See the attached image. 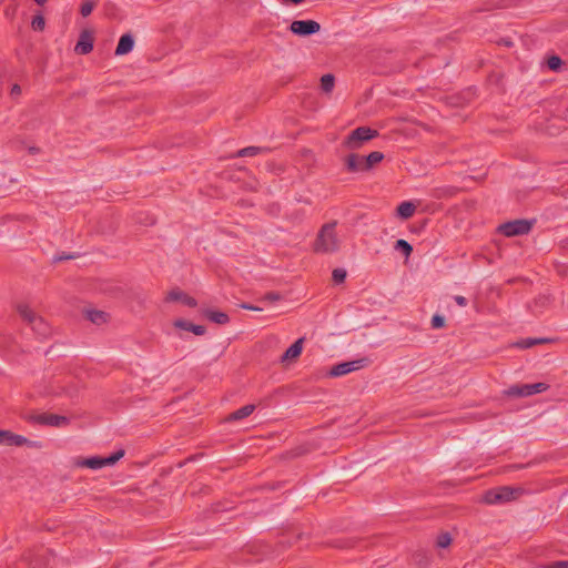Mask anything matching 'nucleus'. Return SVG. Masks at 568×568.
<instances>
[{"mask_svg": "<svg viewBox=\"0 0 568 568\" xmlns=\"http://www.w3.org/2000/svg\"><path fill=\"white\" fill-rule=\"evenodd\" d=\"M336 223L325 224L315 242V251L320 253H333L338 248V239L335 233Z\"/></svg>", "mask_w": 568, "mask_h": 568, "instance_id": "obj_1", "label": "nucleus"}, {"mask_svg": "<svg viewBox=\"0 0 568 568\" xmlns=\"http://www.w3.org/2000/svg\"><path fill=\"white\" fill-rule=\"evenodd\" d=\"M521 493V488L504 486L486 491L483 500L488 505H501L516 499Z\"/></svg>", "mask_w": 568, "mask_h": 568, "instance_id": "obj_2", "label": "nucleus"}, {"mask_svg": "<svg viewBox=\"0 0 568 568\" xmlns=\"http://www.w3.org/2000/svg\"><path fill=\"white\" fill-rule=\"evenodd\" d=\"M18 312L20 316L31 324L32 329L38 333L40 336L44 337L50 333L49 325L41 318L36 315V313L26 304H21L18 306Z\"/></svg>", "mask_w": 568, "mask_h": 568, "instance_id": "obj_3", "label": "nucleus"}, {"mask_svg": "<svg viewBox=\"0 0 568 568\" xmlns=\"http://www.w3.org/2000/svg\"><path fill=\"white\" fill-rule=\"evenodd\" d=\"M549 388L546 383L513 385L504 390L508 397H528L535 394L544 393Z\"/></svg>", "mask_w": 568, "mask_h": 568, "instance_id": "obj_4", "label": "nucleus"}, {"mask_svg": "<svg viewBox=\"0 0 568 568\" xmlns=\"http://www.w3.org/2000/svg\"><path fill=\"white\" fill-rule=\"evenodd\" d=\"M376 131L367 126H359L352 131V133L346 138L344 144L347 149L355 150L361 148L364 142L376 136Z\"/></svg>", "mask_w": 568, "mask_h": 568, "instance_id": "obj_5", "label": "nucleus"}, {"mask_svg": "<svg viewBox=\"0 0 568 568\" xmlns=\"http://www.w3.org/2000/svg\"><path fill=\"white\" fill-rule=\"evenodd\" d=\"M530 230L531 222L528 220L509 221L498 227V231L508 237L527 234Z\"/></svg>", "mask_w": 568, "mask_h": 568, "instance_id": "obj_6", "label": "nucleus"}, {"mask_svg": "<svg viewBox=\"0 0 568 568\" xmlns=\"http://www.w3.org/2000/svg\"><path fill=\"white\" fill-rule=\"evenodd\" d=\"M292 33L298 37H308L321 30V24L315 20H294L290 24Z\"/></svg>", "mask_w": 568, "mask_h": 568, "instance_id": "obj_7", "label": "nucleus"}, {"mask_svg": "<svg viewBox=\"0 0 568 568\" xmlns=\"http://www.w3.org/2000/svg\"><path fill=\"white\" fill-rule=\"evenodd\" d=\"M366 365L365 358L354 359L349 362H343L337 365H334L332 369L329 371V375L333 377H338L346 375L348 373L358 371L363 368Z\"/></svg>", "mask_w": 568, "mask_h": 568, "instance_id": "obj_8", "label": "nucleus"}, {"mask_svg": "<svg viewBox=\"0 0 568 568\" xmlns=\"http://www.w3.org/2000/svg\"><path fill=\"white\" fill-rule=\"evenodd\" d=\"M27 443V438L21 435H16L8 430H0V445L4 446H22Z\"/></svg>", "mask_w": 568, "mask_h": 568, "instance_id": "obj_9", "label": "nucleus"}, {"mask_svg": "<svg viewBox=\"0 0 568 568\" xmlns=\"http://www.w3.org/2000/svg\"><path fill=\"white\" fill-rule=\"evenodd\" d=\"M134 48V39L130 33L123 34L115 49V55H124L131 52Z\"/></svg>", "mask_w": 568, "mask_h": 568, "instance_id": "obj_10", "label": "nucleus"}, {"mask_svg": "<svg viewBox=\"0 0 568 568\" xmlns=\"http://www.w3.org/2000/svg\"><path fill=\"white\" fill-rule=\"evenodd\" d=\"M303 349V338L295 341L282 355L281 362H287L298 357Z\"/></svg>", "mask_w": 568, "mask_h": 568, "instance_id": "obj_11", "label": "nucleus"}, {"mask_svg": "<svg viewBox=\"0 0 568 568\" xmlns=\"http://www.w3.org/2000/svg\"><path fill=\"white\" fill-rule=\"evenodd\" d=\"M168 300L172 301V302H175V301L182 302L183 304H185L190 307H195L197 305V302L195 298H193V297L186 295L185 293H183L182 291H178V290L171 291L168 295Z\"/></svg>", "mask_w": 568, "mask_h": 568, "instance_id": "obj_12", "label": "nucleus"}, {"mask_svg": "<svg viewBox=\"0 0 568 568\" xmlns=\"http://www.w3.org/2000/svg\"><path fill=\"white\" fill-rule=\"evenodd\" d=\"M77 466L87 467V468L94 469V470H98V469H101L104 467L102 457H100V456H92L89 458L78 460Z\"/></svg>", "mask_w": 568, "mask_h": 568, "instance_id": "obj_13", "label": "nucleus"}, {"mask_svg": "<svg viewBox=\"0 0 568 568\" xmlns=\"http://www.w3.org/2000/svg\"><path fill=\"white\" fill-rule=\"evenodd\" d=\"M203 314L207 320L216 324H226L230 320L226 313L220 311L205 310Z\"/></svg>", "mask_w": 568, "mask_h": 568, "instance_id": "obj_14", "label": "nucleus"}, {"mask_svg": "<svg viewBox=\"0 0 568 568\" xmlns=\"http://www.w3.org/2000/svg\"><path fill=\"white\" fill-rule=\"evenodd\" d=\"M416 210V206L408 201L402 202L397 207V215L400 219L407 220L409 219Z\"/></svg>", "mask_w": 568, "mask_h": 568, "instance_id": "obj_15", "label": "nucleus"}, {"mask_svg": "<svg viewBox=\"0 0 568 568\" xmlns=\"http://www.w3.org/2000/svg\"><path fill=\"white\" fill-rule=\"evenodd\" d=\"M347 169L351 171H362L365 170L364 158L357 156L356 154H351L346 159Z\"/></svg>", "mask_w": 568, "mask_h": 568, "instance_id": "obj_16", "label": "nucleus"}, {"mask_svg": "<svg viewBox=\"0 0 568 568\" xmlns=\"http://www.w3.org/2000/svg\"><path fill=\"white\" fill-rule=\"evenodd\" d=\"M39 422L50 426H61L67 423V418L59 415H41Z\"/></svg>", "mask_w": 568, "mask_h": 568, "instance_id": "obj_17", "label": "nucleus"}, {"mask_svg": "<svg viewBox=\"0 0 568 568\" xmlns=\"http://www.w3.org/2000/svg\"><path fill=\"white\" fill-rule=\"evenodd\" d=\"M255 409V406L252 405V404H248V405H245L241 408H239L237 410L233 412L229 419L230 420H240V419H243L247 416H250Z\"/></svg>", "mask_w": 568, "mask_h": 568, "instance_id": "obj_18", "label": "nucleus"}, {"mask_svg": "<svg viewBox=\"0 0 568 568\" xmlns=\"http://www.w3.org/2000/svg\"><path fill=\"white\" fill-rule=\"evenodd\" d=\"M93 49V43L89 38L81 37L75 45V51L80 54H87Z\"/></svg>", "mask_w": 568, "mask_h": 568, "instance_id": "obj_19", "label": "nucleus"}, {"mask_svg": "<svg viewBox=\"0 0 568 568\" xmlns=\"http://www.w3.org/2000/svg\"><path fill=\"white\" fill-rule=\"evenodd\" d=\"M267 149L266 148H260V146H247V148H243L241 150L237 151L236 153V156H241V158H244V156H255L260 153H263V152H266Z\"/></svg>", "mask_w": 568, "mask_h": 568, "instance_id": "obj_20", "label": "nucleus"}, {"mask_svg": "<svg viewBox=\"0 0 568 568\" xmlns=\"http://www.w3.org/2000/svg\"><path fill=\"white\" fill-rule=\"evenodd\" d=\"M384 159V154L377 151L369 153L366 158H364L365 170H368L375 163L381 162Z\"/></svg>", "mask_w": 568, "mask_h": 568, "instance_id": "obj_21", "label": "nucleus"}, {"mask_svg": "<svg viewBox=\"0 0 568 568\" xmlns=\"http://www.w3.org/2000/svg\"><path fill=\"white\" fill-rule=\"evenodd\" d=\"M544 342H546L545 338H531V337H528V338H523V339L516 342L514 345L516 347H518V348L526 349V348H530L534 345H537V344H540V343H544Z\"/></svg>", "mask_w": 568, "mask_h": 568, "instance_id": "obj_22", "label": "nucleus"}, {"mask_svg": "<svg viewBox=\"0 0 568 568\" xmlns=\"http://www.w3.org/2000/svg\"><path fill=\"white\" fill-rule=\"evenodd\" d=\"M334 84H335V78L333 74H324L321 78V89L323 90V92H325V93L332 92V90L334 89Z\"/></svg>", "mask_w": 568, "mask_h": 568, "instance_id": "obj_23", "label": "nucleus"}, {"mask_svg": "<svg viewBox=\"0 0 568 568\" xmlns=\"http://www.w3.org/2000/svg\"><path fill=\"white\" fill-rule=\"evenodd\" d=\"M88 318L94 324H102L106 321V314L102 311L90 310L87 312Z\"/></svg>", "mask_w": 568, "mask_h": 568, "instance_id": "obj_24", "label": "nucleus"}, {"mask_svg": "<svg viewBox=\"0 0 568 568\" xmlns=\"http://www.w3.org/2000/svg\"><path fill=\"white\" fill-rule=\"evenodd\" d=\"M123 456H124V450L120 449L118 452H114L113 454H111L108 457H102L103 466L104 467L105 466H112L115 463H118Z\"/></svg>", "mask_w": 568, "mask_h": 568, "instance_id": "obj_25", "label": "nucleus"}, {"mask_svg": "<svg viewBox=\"0 0 568 568\" xmlns=\"http://www.w3.org/2000/svg\"><path fill=\"white\" fill-rule=\"evenodd\" d=\"M395 250L402 251L406 257H408L413 251V246L405 240H397L395 243Z\"/></svg>", "mask_w": 568, "mask_h": 568, "instance_id": "obj_26", "label": "nucleus"}, {"mask_svg": "<svg viewBox=\"0 0 568 568\" xmlns=\"http://www.w3.org/2000/svg\"><path fill=\"white\" fill-rule=\"evenodd\" d=\"M31 26L36 31H42L45 26V21L42 14H37L31 21Z\"/></svg>", "mask_w": 568, "mask_h": 568, "instance_id": "obj_27", "label": "nucleus"}, {"mask_svg": "<svg viewBox=\"0 0 568 568\" xmlns=\"http://www.w3.org/2000/svg\"><path fill=\"white\" fill-rule=\"evenodd\" d=\"M450 542H452V537L448 532L440 534L436 540V545L439 548H446L450 545Z\"/></svg>", "mask_w": 568, "mask_h": 568, "instance_id": "obj_28", "label": "nucleus"}, {"mask_svg": "<svg viewBox=\"0 0 568 568\" xmlns=\"http://www.w3.org/2000/svg\"><path fill=\"white\" fill-rule=\"evenodd\" d=\"M94 8V2L92 0H84L81 4L80 12L83 17H88L91 14Z\"/></svg>", "mask_w": 568, "mask_h": 568, "instance_id": "obj_29", "label": "nucleus"}, {"mask_svg": "<svg viewBox=\"0 0 568 568\" xmlns=\"http://www.w3.org/2000/svg\"><path fill=\"white\" fill-rule=\"evenodd\" d=\"M346 277V271L344 268H335L333 271V280L336 282V283H342L344 282Z\"/></svg>", "mask_w": 568, "mask_h": 568, "instance_id": "obj_30", "label": "nucleus"}, {"mask_svg": "<svg viewBox=\"0 0 568 568\" xmlns=\"http://www.w3.org/2000/svg\"><path fill=\"white\" fill-rule=\"evenodd\" d=\"M561 59L557 55H552L548 59V67L549 69L556 71L560 68Z\"/></svg>", "mask_w": 568, "mask_h": 568, "instance_id": "obj_31", "label": "nucleus"}, {"mask_svg": "<svg viewBox=\"0 0 568 568\" xmlns=\"http://www.w3.org/2000/svg\"><path fill=\"white\" fill-rule=\"evenodd\" d=\"M187 331L192 332L195 335H203L205 333V327L202 325H195L191 323L190 327H187Z\"/></svg>", "mask_w": 568, "mask_h": 568, "instance_id": "obj_32", "label": "nucleus"}, {"mask_svg": "<svg viewBox=\"0 0 568 568\" xmlns=\"http://www.w3.org/2000/svg\"><path fill=\"white\" fill-rule=\"evenodd\" d=\"M444 322H445V320H444V317H443V316H440V315H435V316H433V318H432V326H433L434 328H440V327H443V326H444Z\"/></svg>", "mask_w": 568, "mask_h": 568, "instance_id": "obj_33", "label": "nucleus"}, {"mask_svg": "<svg viewBox=\"0 0 568 568\" xmlns=\"http://www.w3.org/2000/svg\"><path fill=\"white\" fill-rule=\"evenodd\" d=\"M191 323L184 321V320H176L174 322V326L184 331H187V327H190Z\"/></svg>", "mask_w": 568, "mask_h": 568, "instance_id": "obj_34", "label": "nucleus"}, {"mask_svg": "<svg viewBox=\"0 0 568 568\" xmlns=\"http://www.w3.org/2000/svg\"><path fill=\"white\" fill-rule=\"evenodd\" d=\"M454 301L462 307L466 306L467 305V300L466 297L464 296H460V295H456L454 296Z\"/></svg>", "mask_w": 568, "mask_h": 568, "instance_id": "obj_35", "label": "nucleus"}, {"mask_svg": "<svg viewBox=\"0 0 568 568\" xmlns=\"http://www.w3.org/2000/svg\"><path fill=\"white\" fill-rule=\"evenodd\" d=\"M549 568H568V561H556Z\"/></svg>", "mask_w": 568, "mask_h": 568, "instance_id": "obj_36", "label": "nucleus"}, {"mask_svg": "<svg viewBox=\"0 0 568 568\" xmlns=\"http://www.w3.org/2000/svg\"><path fill=\"white\" fill-rule=\"evenodd\" d=\"M21 93V88L18 84H14L11 88V95H19Z\"/></svg>", "mask_w": 568, "mask_h": 568, "instance_id": "obj_37", "label": "nucleus"}, {"mask_svg": "<svg viewBox=\"0 0 568 568\" xmlns=\"http://www.w3.org/2000/svg\"><path fill=\"white\" fill-rule=\"evenodd\" d=\"M242 307L245 310H251V311H261L260 307L247 305V304H243Z\"/></svg>", "mask_w": 568, "mask_h": 568, "instance_id": "obj_38", "label": "nucleus"}, {"mask_svg": "<svg viewBox=\"0 0 568 568\" xmlns=\"http://www.w3.org/2000/svg\"><path fill=\"white\" fill-rule=\"evenodd\" d=\"M72 257L73 256H71V255H59V256L54 257V261H63V260L72 258Z\"/></svg>", "mask_w": 568, "mask_h": 568, "instance_id": "obj_39", "label": "nucleus"}, {"mask_svg": "<svg viewBox=\"0 0 568 568\" xmlns=\"http://www.w3.org/2000/svg\"><path fill=\"white\" fill-rule=\"evenodd\" d=\"M48 0H34V2L39 6H43Z\"/></svg>", "mask_w": 568, "mask_h": 568, "instance_id": "obj_40", "label": "nucleus"}]
</instances>
